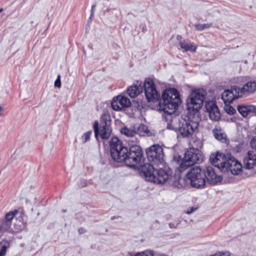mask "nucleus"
<instances>
[{
  "label": "nucleus",
  "mask_w": 256,
  "mask_h": 256,
  "mask_svg": "<svg viewBox=\"0 0 256 256\" xmlns=\"http://www.w3.org/2000/svg\"><path fill=\"white\" fill-rule=\"evenodd\" d=\"M180 46L181 48L184 49L186 52L190 51L195 52L197 48L196 46L194 45L192 43L188 42L186 41L180 42Z\"/></svg>",
  "instance_id": "23"
},
{
  "label": "nucleus",
  "mask_w": 256,
  "mask_h": 256,
  "mask_svg": "<svg viewBox=\"0 0 256 256\" xmlns=\"http://www.w3.org/2000/svg\"><path fill=\"white\" fill-rule=\"evenodd\" d=\"M205 177L210 184H214L222 180V178L216 174L213 168L207 166L204 173Z\"/></svg>",
  "instance_id": "17"
},
{
  "label": "nucleus",
  "mask_w": 256,
  "mask_h": 256,
  "mask_svg": "<svg viewBox=\"0 0 256 256\" xmlns=\"http://www.w3.org/2000/svg\"><path fill=\"white\" fill-rule=\"evenodd\" d=\"M96 4H93L92 6L91 14H90L91 16H93V15L94 14V8H96Z\"/></svg>",
  "instance_id": "36"
},
{
  "label": "nucleus",
  "mask_w": 256,
  "mask_h": 256,
  "mask_svg": "<svg viewBox=\"0 0 256 256\" xmlns=\"http://www.w3.org/2000/svg\"><path fill=\"white\" fill-rule=\"evenodd\" d=\"M16 214V210L12 211L10 212L7 213L5 216V220L12 222V220H13L14 216Z\"/></svg>",
  "instance_id": "26"
},
{
  "label": "nucleus",
  "mask_w": 256,
  "mask_h": 256,
  "mask_svg": "<svg viewBox=\"0 0 256 256\" xmlns=\"http://www.w3.org/2000/svg\"><path fill=\"white\" fill-rule=\"evenodd\" d=\"M203 158L204 156L201 151L198 148H190L185 152L178 170L180 172H184L194 164L202 162Z\"/></svg>",
  "instance_id": "7"
},
{
  "label": "nucleus",
  "mask_w": 256,
  "mask_h": 256,
  "mask_svg": "<svg viewBox=\"0 0 256 256\" xmlns=\"http://www.w3.org/2000/svg\"><path fill=\"white\" fill-rule=\"evenodd\" d=\"M4 11V9L3 8H0V13Z\"/></svg>",
  "instance_id": "40"
},
{
  "label": "nucleus",
  "mask_w": 256,
  "mask_h": 256,
  "mask_svg": "<svg viewBox=\"0 0 256 256\" xmlns=\"http://www.w3.org/2000/svg\"><path fill=\"white\" fill-rule=\"evenodd\" d=\"M224 103L225 104L226 106V108H224V110L228 114H229L232 115V114H234L236 112V110L233 107H232V106H228L230 103L226 104L224 102Z\"/></svg>",
  "instance_id": "27"
},
{
  "label": "nucleus",
  "mask_w": 256,
  "mask_h": 256,
  "mask_svg": "<svg viewBox=\"0 0 256 256\" xmlns=\"http://www.w3.org/2000/svg\"><path fill=\"white\" fill-rule=\"evenodd\" d=\"M17 215L19 214L18 216V219L20 222L23 224V228L24 227V223L26 220L27 216L25 214L23 208L18 207V210H17Z\"/></svg>",
  "instance_id": "24"
},
{
  "label": "nucleus",
  "mask_w": 256,
  "mask_h": 256,
  "mask_svg": "<svg viewBox=\"0 0 256 256\" xmlns=\"http://www.w3.org/2000/svg\"><path fill=\"white\" fill-rule=\"evenodd\" d=\"M250 146L252 148L251 152L256 154V136H254L250 142Z\"/></svg>",
  "instance_id": "30"
},
{
  "label": "nucleus",
  "mask_w": 256,
  "mask_h": 256,
  "mask_svg": "<svg viewBox=\"0 0 256 256\" xmlns=\"http://www.w3.org/2000/svg\"><path fill=\"white\" fill-rule=\"evenodd\" d=\"M228 156H226L220 152H217L216 154H212L210 156V160L212 164L217 167L222 172H224L226 168Z\"/></svg>",
  "instance_id": "12"
},
{
  "label": "nucleus",
  "mask_w": 256,
  "mask_h": 256,
  "mask_svg": "<svg viewBox=\"0 0 256 256\" xmlns=\"http://www.w3.org/2000/svg\"><path fill=\"white\" fill-rule=\"evenodd\" d=\"M211 26V24H198L195 25V28L198 30L200 31L210 28Z\"/></svg>",
  "instance_id": "28"
},
{
  "label": "nucleus",
  "mask_w": 256,
  "mask_h": 256,
  "mask_svg": "<svg viewBox=\"0 0 256 256\" xmlns=\"http://www.w3.org/2000/svg\"><path fill=\"white\" fill-rule=\"evenodd\" d=\"M7 248L8 246L6 244L2 246L0 249V256H4L6 255Z\"/></svg>",
  "instance_id": "31"
},
{
  "label": "nucleus",
  "mask_w": 256,
  "mask_h": 256,
  "mask_svg": "<svg viewBox=\"0 0 256 256\" xmlns=\"http://www.w3.org/2000/svg\"><path fill=\"white\" fill-rule=\"evenodd\" d=\"M120 132L128 137L126 140L128 143L129 145L136 144L138 142L139 140L136 136L135 128H129L126 127L123 128L120 130Z\"/></svg>",
  "instance_id": "16"
},
{
  "label": "nucleus",
  "mask_w": 256,
  "mask_h": 256,
  "mask_svg": "<svg viewBox=\"0 0 256 256\" xmlns=\"http://www.w3.org/2000/svg\"><path fill=\"white\" fill-rule=\"evenodd\" d=\"M27 202H28L27 200H24V198H20V202H19V204H26Z\"/></svg>",
  "instance_id": "35"
},
{
  "label": "nucleus",
  "mask_w": 256,
  "mask_h": 256,
  "mask_svg": "<svg viewBox=\"0 0 256 256\" xmlns=\"http://www.w3.org/2000/svg\"><path fill=\"white\" fill-rule=\"evenodd\" d=\"M110 154L112 158L118 162H124L126 164L141 171L142 164V151L136 144H131L129 150L116 137H113L110 142Z\"/></svg>",
  "instance_id": "1"
},
{
  "label": "nucleus",
  "mask_w": 256,
  "mask_h": 256,
  "mask_svg": "<svg viewBox=\"0 0 256 256\" xmlns=\"http://www.w3.org/2000/svg\"><path fill=\"white\" fill-rule=\"evenodd\" d=\"M92 131L90 130V131L86 132L83 135L82 137H83V138L84 140V142H86V141L89 140V139L90 138V136L92 134Z\"/></svg>",
  "instance_id": "32"
},
{
  "label": "nucleus",
  "mask_w": 256,
  "mask_h": 256,
  "mask_svg": "<svg viewBox=\"0 0 256 256\" xmlns=\"http://www.w3.org/2000/svg\"><path fill=\"white\" fill-rule=\"evenodd\" d=\"M60 76L58 75L56 80L54 82V86L56 87L60 88L61 86V82H60Z\"/></svg>",
  "instance_id": "33"
},
{
  "label": "nucleus",
  "mask_w": 256,
  "mask_h": 256,
  "mask_svg": "<svg viewBox=\"0 0 256 256\" xmlns=\"http://www.w3.org/2000/svg\"><path fill=\"white\" fill-rule=\"evenodd\" d=\"M134 256H154L152 251L146 250L141 252H138L135 254Z\"/></svg>",
  "instance_id": "29"
},
{
  "label": "nucleus",
  "mask_w": 256,
  "mask_h": 256,
  "mask_svg": "<svg viewBox=\"0 0 256 256\" xmlns=\"http://www.w3.org/2000/svg\"><path fill=\"white\" fill-rule=\"evenodd\" d=\"M109 118V116H102V122L100 125V135L102 138L108 139L110 136L112 132V130L110 126V122L107 118ZM94 128L96 138L98 140L99 136L98 122L95 121L94 124Z\"/></svg>",
  "instance_id": "9"
},
{
  "label": "nucleus",
  "mask_w": 256,
  "mask_h": 256,
  "mask_svg": "<svg viewBox=\"0 0 256 256\" xmlns=\"http://www.w3.org/2000/svg\"><path fill=\"white\" fill-rule=\"evenodd\" d=\"M136 136H144L148 134L149 131L148 127L144 124H140L137 127H134Z\"/></svg>",
  "instance_id": "22"
},
{
  "label": "nucleus",
  "mask_w": 256,
  "mask_h": 256,
  "mask_svg": "<svg viewBox=\"0 0 256 256\" xmlns=\"http://www.w3.org/2000/svg\"><path fill=\"white\" fill-rule=\"evenodd\" d=\"M126 91L130 97L132 98H136L142 92V82H136V84H134L128 88Z\"/></svg>",
  "instance_id": "19"
},
{
  "label": "nucleus",
  "mask_w": 256,
  "mask_h": 256,
  "mask_svg": "<svg viewBox=\"0 0 256 256\" xmlns=\"http://www.w3.org/2000/svg\"><path fill=\"white\" fill-rule=\"evenodd\" d=\"M199 114L190 113L179 120L178 130L183 137H189L197 131L199 125Z\"/></svg>",
  "instance_id": "5"
},
{
  "label": "nucleus",
  "mask_w": 256,
  "mask_h": 256,
  "mask_svg": "<svg viewBox=\"0 0 256 256\" xmlns=\"http://www.w3.org/2000/svg\"><path fill=\"white\" fill-rule=\"evenodd\" d=\"M130 99L122 96L114 98L112 102V107L115 110H120L124 108L130 106Z\"/></svg>",
  "instance_id": "14"
},
{
  "label": "nucleus",
  "mask_w": 256,
  "mask_h": 256,
  "mask_svg": "<svg viewBox=\"0 0 256 256\" xmlns=\"http://www.w3.org/2000/svg\"><path fill=\"white\" fill-rule=\"evenodd\" d=\"M141 175L146 181L160 184H164L172 177L170 170L162 168L156 170L152 164L150 163H146L142 167Z\"/></svg>",
  "instance_id": "2"
},
{
  "label": "nucleus",
  "mask_w": 256,
  "mask_h": 256,
  "mask_svg": "<svg viewBox=\"0 0 256 256\" xmlns=\"http://www.w3.org/2000/svg\"><path fill=\"white\" fill-rule=\"evenodd\" d=\"M3 108L2 106H0V116L2 115L1 112L2 111Z\"/></svg>",
  "instance_id": "39"
},
{
  "label": "nucleus",
  "mask_w": 256,
  "mask_h": 256,
  "mask_svg": "<svg viewBox=\"0 0 256 256\" xmlns=\"http://www.w3.org/2000/svg\"><path fill=\"white\" fill-rule=\"evenodd\" d=\"M206 92L204 89H197L192 91L186 101L187 109L190 113L198 114L202 107Z\"/></svg>",
  "instance_id": "6"
},
{
  "label": "nucleus",
  "mask_w": 256,
  "mask_h": 256,
  "mask_svg": "<svg viewBox=\"0 0 256 256\" xmlns=\"http://www.w3.org/2000/svg\"><path fill=\"white\" fill-rule=\"evenodd\" d=\"M226 168L224 172L230 171L233 174H238L242 171V166L234 158L228 156Z\"/></svg>",
  "instance_id": "15"
},
{
  "label": "nucleus",
  "mask_w": 256,
  "mask_h": 256,
  "mask_svg": "<svg viewBox=\"0 0 256 256\" xmlns=\"http://www.w3.org/2000/svg\"><path fill=\"white\" fill-rule=\"evenodd\" d=\"M180 102V94L176 89L166 90L162 95V100L160 103V110L171 115L176 111Z\"/></svg>",
  "instance_id": "3"
},
{
  "label": "nucleus",
  "mask_w": 256,
  "mask_h": 256,
  "mask_svg": "<svg viewBox=\"0 0 256 256\" xmlns=\"http://www.w3.org/2000/svg\"><path fill=\"white\" fill-rule=\"evenodd\" d=\"M205 107L211 120L218 121L220 119L221 116L220 112L214 101L206 102Z\"/></svg>",
  "instance_id": "13"
},
{
  "label": "nucleus",
  "mask_w": 256,
  "mask_h": 256,
  "mask_svg": "<svg viewBox=\"0 0 256 256\" xmlns=\"http://www.w3.org/2000/svg\"><path fill=\"white\" fill-rule=\"evenodd\" d=\"M186 178L190 180L192 187L201 188L204 187L205 178L202 173V170L198 166L192 168L186 174Z\"/></svg>",
  "instance_id": "8"
},
{
  "label": "nucleus",
  "mask_w": 256,
  "mask_h": 256,
  "mask_svg": "<svg viewBox=\"0 0 256 256\" xmlns=\"http://www.w3.org/2000/svg\"><path fill=\"white\" fill-rule=\"evenodd\" d=\"M210 256H230V254L228 252H217L213 255H211Z\"/></svg>",
  "instance_id": "34"
},
{
  "label": "nucleus",
  "mask_w": 256,
  "mask_h": 256,
  "mask_svg": "<svg viewBox=\"0 0 256 256\" xmlns=\"http://www.w3.org/2000/svg\"><path fill=\"white\" fill-rule=\"evenodd\" d=\"M148 161L154 164L158 165L164 161V154L162 146L158 144H154L146 151Z\"/></svg>",
  "instance_id": "10"
},
{
  "label": "nucleus",
  "mask_w": 256,
  "mask_h": 256,
  "mask_svg": "<svg viewBox=\"0 0 256 256\" xmlns=\"http://www.w3.org/2000/svg\"><path fill=\"white\" fill-rule=\"evenodd\" d=\"M256 166V154L249 151L244 158V168L250 170Z\"/></svg>",
  "instance_id": "18"
},
{
  "label": "nucleus",
  "mask_w": 256,
  "mask_h": 256,
  "mask_svg": "<svg viewBox=\"0 0 256 256\" xmlns=\"http://www.w3.org/2000/svg\"><path fill=\"white\" fill-rule=\"evenodd\" d=\"M212 133L214 138L222 142H224L226 141V134L222 132L220 128H216L213 130Z\"/></svg>",
  "instance_id": "21"
},
{
  "label": "nucleus",
  "mask_w": 256,
  "mask_h": 256,
  "mask_svg": "<svg viewBox=\"0 0 256 256\" xmlns=\"http://www.w3.org/2000/svg\"><path fill=\"white\" fill-rule=\"evenodd\" d=\"M1 228L4 231H11L12 222L4 220L2 221Z\"/></svg>",
  "instance_id": "25"
},
{
  "label": "nucleus",
  "mask_w": 256,
  "mask_h": 256,
  "mask_svg": "<svg viewBox=\"0 0 256 256\" xmlns=\"http://www.w3.org/2000/svg\"><path fill=\"white\" fill-rule=\"evenodd\" d=\"M196 208H190V210H188L186 212V213L188 214H192L194 211L196 210Z\"/></svg>",
  "instance_id": "37"
},
{
  "label": "nucleus",
  "mask_w": 256,
  "mask_h": 256,
  "mask_svg": "<svg viewBox=\"0 0 256 256\" xmlns=\"http://www.w3.org/2000/svg\"><path fill=\"white\" fill-rule=\"evenodd\" d=\"M256 90V82H249L242 88L233 86L230 89L225 90L222 94V99L226 104L232 103L234 100L248 95Z\"/></svg>",
  "instance_id": "4"
},
{
  "label": "nucleus",
  "mask_w": 256,
  "mask_h": 256,
  "mask_svg": "<svg viewBox=\"0 0 256 256\" xmlns=\"http://www.w3.org/2000/svg\"><path fill=\"white\" fill-rule=\"evenodd\" d=\"M144 86L146 97L148 102H154L159 98L160 95L156 90L152 80L149 78L146 79Z\"/></svg>",
  "instance_id": "11"
},
{
  "label": "nucleus",
  "mask_w": 256,
  "mask_h": 256,
  "mask_svg": "<svg viewBox=\"0 0 256 256\" xmlns=\"http://www.w3.org/2000/svg\"><path fill=\"white\" fill-rule=\"evenodd\" d=\"M170 228H176V226H174V225L171 223L170 224Z\"/></svg>",
  "instance_id": "38"
},
{
  "label": "nucleus",
  "mask_w": 256,
  "mask_h": 256,
  "mask_svg": "<svg viewBox=\"0 0 256 256\" xmlns=\"http://www.w3.org/2000/svg\"><path fill=\"white\" fill-rule=\"evenodd\" d=\"M0 231H4V230H2V228H1V224H0Z\"/></svg>",
  "instance_id": "41"
},
{
  "label": "nucleus",
  "mask_w": 256,
  "mask_h": 256,
  "mask_svg": "<svg viewBox=\"0 0 256 256\" xmlns=\"http://www.w3.org/2000/svg\"><path fill=\"white\" fill-rule=\"evenodd\" d=\"M237 109L243 117L256 113V107L252 105H239Z\"/></svg>",
  "instance_id": "20"
}]
</instances>
